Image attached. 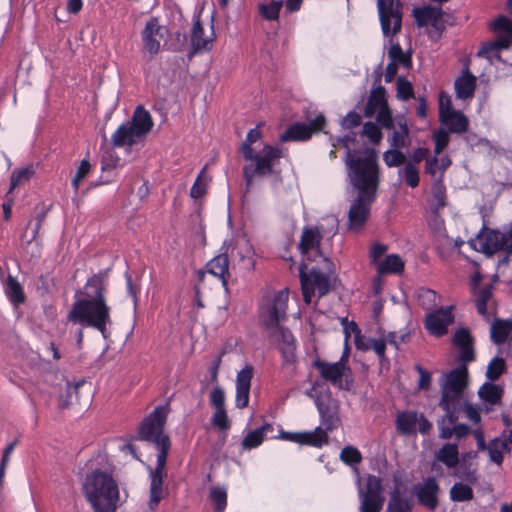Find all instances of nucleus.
<instances>
[{
	"label": "nucleus",
	"instance_id": "f257e3e1",
	"mask_svg": "<svg viewBox=\"0 0 512 512\" xmlns=\"http://www.w3.org/2000/svg\"><path fill=\"white\" fill-rule=\"evenodd\" d=\"M323 236L318 227H304L298 248L303 261L299 268V276L304 301L309 304L312 296L326 295L330 290V275L334 272L333 262L325 257L320 250Z\"/></svg>",
	"mask_w": 512,
	"mask_h": 512
},
{
	"label": "nucleus",
	"instance_id": "f03ea898",
	"mask_svg": "<svg viewBox=\"0 0 512 512\" xmlns=\"http://www.w3.org/2000/svg\"><path fill=\"white\" fill-rule=\"evenodd\" d=\"M168 412L169 409L167 406L156 407L144 418L139 427L140 439L153 443L159 450L156 467L150 470L151 484L148 506L152 511L157 508L159 502L165 495L163 490V478L165 476V465L171 442L163 431Z\"/></svg>",
	"mask_w": 512,
	"mask_h": 512
},
{
	"label": "nucleus",
	"instance_id": "7ed1b4c3",
	"mask_svg": "<svg viewBox=\"0 0 512 512\" xmlns=\"http://www.w3.org/2000/svg\"><path fill=\"white\" fill-rule=\"evenodd\" d=\"M82 298L76 300L69 313L68 321L82 326L92 327L106 337L107 327L111 325V308L106 299V284L100 275L90 277L79 292Z\"/></svg>",
	"mask_w": 512,
	"mask_h": 512
},
{
	"label": "nucleus",
	"instance_id": "20e7f679",
	"mask_svg": "<svg viewBox=\"0 0 512 512\" xmlns=\"http://www.w3.org/2000/svg\"><path fill=\"white\" fill-rule=\"evenodd\" d=\"M344 162L349 181L357 194L376 198L380 183V168L375 150L365 148L347 151Z\"/></svg>",
	"mask_w": 512,
	"mask_h": 512
},
{
	"label": "nucleus",
	"instance_id": "39448f33",
	"mask_svg": "<svg viewBox=\"0 0 512 512\" xmlns=\"http://www.w3.org/2000/svg\"><path fill=\"white\" fill-rule=\"evenodd\" d=\"M82 491L94 512H116L119 487L110 474L100 469L92 471L86 475Z\"/></svg>",
	"mask_w": 512,
	"mask_h": 512
},
{
	"label": "nucleus",
	"instance_id": "423d86ee",
	"mask_svg": "<svg viewBox=\"0 0 512 512\" xmlns=\"http://www.w3.org/2000/svg\"><path fill=\"white\" fill-rule=\"evenodd\" d=\"M288 298V290L282 289L265 296L262 300L258 315L259 324L269 337H274L276 329L286 320Z\"/></svg>",
	"mask_w": 512,
	"mask_h": 512
},
{
	"label": "nucleus",
	"instance_id": "0eeeda50",
	"mask_svg": "<svg viewBox=\"0 0 512 512\" xmlns=\"http://www.w3.org/2000/svg\"><path fill=\"white\" fill-rule=\"evenodd\" d=\"M467 377V367H457L445 376V381L441 386L439 405L447 412L450 424L457 420L455 412L461 403L463 391L467 386Z\"/></svg>",
	"mask_w": 512,
	"mask_h": 512
},
{
	"label": "nucleus",
	"instance_id": "6e6552de",
	"mask_svg": "<svg viewBox=\"0 0 512 512\" xmlns=\"http://www.w3.org/2000/svg\"><path fill=\"white\" fill-rule=\"evenodd\" d=\"M153 127V120L150 113L142 106H138L132 119L123 123L113 133L111 142L114 147L132 146L142 137L147 135Z\"/></svg>",
	"mask_w": 512,
	"mask_h": 512
},
{
	"label": "nucleus",
	"instance_id": "1a4fd4ad",
	"mask_svg": "<svg viewBox=\"0 0 512 512\" xmlns=\"http://www.w3.org/2000/svg\"><path fill=\"white\" fill-rule=\"evenodd\" d=\"M282 157V150L278 147L271 145H264V147L257 153L252 152L251 158H244L249 161V164L243 167V177L246 182V190L252 184L254 177H265L273 173V167L276 162Z\"/></svg>",
	"mask_w": 512,
	"mask_h": 512
},
{
	"label": "nucleus",
	"instance_id": "9d476101",
	"mask_svg": "<svg viewBox=\"0 0 512 512\" xmlns=\"http://www.w3.org/2000/svg\"><path fill=\"white\" fill-rule=\"evenodd\" d=\"M314 367L319 371L321 377L339 389L349 390L351 386V369L348 365V352L344 351L339 361L329 363L316 360Z\"/></svg>",
	"mask_w": 512,
	"mask_h": 512
},
{
	"label": "nucleus",
	"instance_id": "9b49d317",
	"mask_svg": "<svg viewBox=\"0 0 512 512\" xmlns=\"http://www.w3.org/2000/svg\"><path fill=\"white\" fill-rule=\"evenodd\" d=\"M358 495L360 500V512H381L385 498L380 477L368 475L364 487L359 483Z\"/></svg>",
	"mask_w": 512,
	"mask_h": 512
},
{
	"label": "nucleus",
	"instance_id": "f8f14e48",
	"mask_svg": "<svg viewBox=\"0 0 512 512\" xmlns=\"http://www.w3.org/2000/svg\"><path fill=\"white\" fill-rule=\"evenodd\" d=\"M480 250L486 254L492 255L499 251H512V223L507 231L487 229L478 236Z\"/></svg>",
	"mask_w": 512,
	"mask_h": 512
},
{
	"label": "nucleus",
	"instance_id": "ddd939ff",
	"mask_svg": "<svg viewBox=\"0 0 512 512\" xmlns=\"http://www.w3.org/2000/svg\"><path fill=\"white\" fill-rule=\"evenodd\" d=\"M377 6L383 34L388 36L399 33L402 27L400 3L394 0H378Z\"/></svg>",
	"mask_w": 512,
	"mask_h": 512
},
{
	"label": "nucleus",
	"instance_id": "4468645a",
	"mask_svg": "<svg viewBox=\"0 0 512 512\" xmlns=\"http://www.w3.org/2000/svg\"><path fill=\"white\" fill-rule=\"evenodd\" d=\"M375 199L370 198V195H356L348 211L347 227L350 231L358 233L364 228L370 216L371 205Z\"/></svg>",
	"mask_w": 512,
	"mask_h": 512
},
{
	"label": "nucleus",
	"instance_id": "2eb2a0df",
	"mask_svg": "<svg viewBox=\"0 0 512 512\" xmlns=\"http://www.w3.org/2000/svg\"><path fill=\"white\" fill-rule=\"evenodd\" d=\"M167 31L166 26L161 25L157 17H151L141 32L144 51L150 56L158 54Z\"/></svg>",
	"mask_w": 512,
	"mask_h": 512
},
{
	"label": "nucleus",
	"instance_id": "dca6fc26",
	"mask_svg": "<svg viewBox=\"0 0 512 512\" xmlns=\"http://www.w3.org/2000/svg\"><path fill=\"white\" fill-rule=\"evenodd\" d=\"M214 40L215 32L213 24H211L209 31L206 32L200 21V17H196L190 31L191 50L188 53V57L192 58L196 54L210 51L213 48Z\"/></svg>",
	"mask_w": 512,
	"mask_h": 512
},
{
	"label": "nucleus",
	"instance_id": "f3484780",
	"mask_svg": "<svg viewBox=\"0 0 512 512\" xmlns=\"http://www.w3.org/2000/svg\"><path fill=\"white\" fill-rule=\"evenodd\" d=\"M491 29L496 33L495 41L483 47V52L508 49L512 45V21L499 16L491 23Z\"/></svg>",
	"mask_w": 512,
	"mask_h": 512
},
{
	"label": "nucleus",
	"instance_id": "a211bd4d",
	"mask_svg": "<svg viewBox=\"0 0 512 512\" xmlns=\"http://www.w3.org/2000/svg\"><path fill=\"white\" fill-rule=\"evenodd\" d=\"M324 125L325 117L323 115L316 116L308 124L295 123L291 125L283 134H281L280 141L287 142L307 140L313 133L321 131Z\"/></svg>",
	"mask_w": 512,
	"mask_h": 512
},
{
	"label": "nucleus",
	"instance_id": "6ab92c4d",
	"mask_svg": "<svg viewBox=\"0 0 512 512\" xmlns=\"http://www.w3.org/2000/svg\"><path fill=\"white\" fill-rule=\"evenodd\" d=\"M415 22L419 27L431 25L436 31L442 32L445 29L443 10L441 7L425 5L416 7L412 12Z\"/></svg>",
	"mask_w": 512,
	"mask_h": 512
},
{
	"label": "nucleus",
	"instance_id": "aec40b11",
	"mask_svg": "<svg viewBox=\"0 0 512 512\" xmlns=\"http://www.w3.org/2000/svg\"><path fill=\"white\" fill-rule=\"evenodd\" d=\"M477 452L469 451L463 453L459 459V463L456 467H453V476L459 478L461 481L476 484L478 482L476 463Z\"/></svg>",
	"mask_w": 512,
	"mask_h": 512
},
{
	"label": "nucleus",
	"instance_id": "412c9836",
	"mask_svg": "<svg viewBox=\"0 0 512 512\" xmlns=\"http://www.w3.org/2000/svg\"><path fill=\"white\" fill-rule=\"evenodd\" d=\"M453 322L450 308L432 311L425 318V328L430 334L440 337L447 333L448 326Z\"/></svg>",
	"mask_w": 512,
	"mask_h": 512
},
{
	"label": "nucleus",
	"instance_id": "4be33fe9",
	"mask_svg": "<svg viewBox=\"0 0 512 512\" xmlns=\"http://www.w3.org/2000/svg\"><path fill=\"white\" fill-rule=\"evenodd\" d=\"M280 438L302 445H310L314 447H322L328 443L329 437L325 435L320 427H316L313 431L308 432H284L280 434Z\"/></svg>",
	"mask_w": 512,
	"mask_h": 512
},
{
	"label": "nucleus",
	"instance_id": "5701e85b",
	"mask_svg": "<svg viewBox=\"0 0 512 512\" xmlns=\"http://www.w3.org/2000/svg\"><path fill=\"white\" fill-rule=\"evenodd\" d=\"M252 376L253 367L251 365H246L237 374L235 404L239 409L248 406Z\"/></svg>",
	"mask_w": 512,
	"mask_h": 512
},
{
	"label": "nucleus",
	"instance_id": "b1692460",
	"mask_svg": "<svg viewBox=\"0 0 512 512\" xmlns=\"http://www.w3.org/2000/svg\"><path fill=\"white\" fill-rule=\"evenodd\" d=\"M454 345L459 349L458 360L465 366L474 361L475 352L473 347V338L467 329H459L453 338Z\"/></svg>",
	"mask_w": 512,
	"mask_h": 512
},
{
	"label": "nucleus",
	"instance_id": "393cba45",
	"mask_svg": "<svg viewBox=\"0 0 512 512\" xmlns=\"http://www.w3.org/2000/svg\"><path fill=\"white\" fill-rule=\"evenodd\" d=\"M278 342V349L286 362H294L296 342L293 334L283 326L275 331V336L271 337Z\"/></svg>",
	"mask_w": 512,
	"mask_h": 512
},
{
	"label": "nucleus",
	"instance_id": "a878e982",
	"mask_svg": "<svg viewBox=\"0 0 512 512\" xmlns=\"http://www.w3.org/2000/svg\"><path fill=\"white\" fill-rule=\"evenodd\" d=\"M439 485L434 477L425 480L417 490V499L419 503L430 510H434L438 506L437 493Z\"/></svg>",
	"mask_w": 512,
	"mask_h": 512
},
{
	"label": "nucleus",
	"instance_id": "bb28decb",
	"mask_svg": "<svg viewBox=\"0 0 512 512\" xmlns=\"http://www.w3.org/2000/svg\"><path fill=\"white\" fill-rule=\"evenodd\" d=\"M274 432V427L270 423H265L261 427L247 433L241 442L243 450H251L260 446L269 434Z\"/></svg>",
	"mask_w": 512,
	"mask_h": 512
},
{
	"label": "nucleus",
	"instance_id": "cd10ccee",
	"mask_svg": "<svg viewBox=\"0 0 512 512\" xmlns=\"http://www.w3.org/2000/svg\"><path fill=\"white\" fill-rule=\"evenodd\" d=\"M456 96L459 99H470L474 95L476 87V77L468 69L464 70L462 75L454 83Z\"/></svg>",
	"mask_w": 512,
	"mask_h": 512
},
{
	"label": "nucleus",
	"instance_id": "c85d7f7f",
	"mask_svg": "<svg viewBox=\"0 0 512 512\" xmlns=\"http://www.w3.org/2000/svg\"><path fill=\"white\" fill-rule=\"evenodd\" d=\"M439 120L451 133L462 134L468 130V118L460 111L455 110Z\"/></svg>",
	"mask_w": 512,
	"mask_h": 512
},
{
	"label": "nucleus",
	"instance_id": "c756f323",
	"mask_svg": "<svg viewBox=\"0 0 512 512\" xmlns=\"http://www.w3.org/2000/svg\"><path fill=\"white\" fill-rule=\"evenodd\" d=\"M386 91L383 86H378L372 90L367 104L364 109V115L366 117H373L376 112L384 107H387Z\"/></svg>",
	"mask_w": 512,
	"mask_h": 512
},
{
	"label": "nucleus",
	"instance_id": "7c9ffc66",
	"mask_svg": "<svg viewBox=\"0 0 512 512\" xmlns=\"http://www.w3.org/2000/svg\"><path fill=\"white\" fill-rule=\"evenodd\" d=\"M419 415L414 411L402 412L397 415L396 427L403 435H411L417 432V423H419Z\"/></svg>",
	"mask_w": 512,
	"mask_h": 512
},
{
	"label": "nucleus",
	"instance_id": "2f4dec72",
	"mask_svg": "<svg viewBox=\"0 0 512 512\" xmlns=\"http://www.w3.org/2000/svg\"><path fill=\"white\" fill-rule=\"evenodd\" d=\"M207 271L212 275L221 279L222 284L225 286L226 276L229 275V259L226 254H220L211 259L207 265Z\"/></svg>",
	"mask_w": 512,
	"mask_h": 512
},
{
	"label": "nucleus",
	"instance_id": "473e14b6",
	"mask_svg": "<svg viewBox=\"0 0 512 512\" xmlns=\"http://www.w3.org/2000/svg\"><path fill=\"white\" fill-rule=\"evenodd\" d=\"M231 255L239 258L247 267L253 266V247L245 237L236 240L235 245L231 249Z\"/></svg>",
	"mask_w": 512,
	"mask_h": 512
},
{
	"label": "nucleus",
	"instance_id": "72a5a7b5",
	"mask_svg": "<svg viewBox=\"0 0 512 512\" xmlns=\"http://www.w3.org/2000/svg\"><path fill=\"white\" fill-rule=\"evenodd\" d=\"M387 512H411L409 500L403 496L401 485H395L387 504Z\"/></svg>",
	"mask_w": 512,
	"mask_h": 512
},
{
	"label": "nucleus",
	"instance_id": "f704fd0d",
	"mask_svg": "<svg viewBox=\"0 0 512 512\" xmlns=\"http://www.w3.org/2000/svg\"><path fill=\"white\" fill-rule=\"evenodd\" d=\"M512 331V320L495 319L491 324L490 336L495 344H503Z\"/></svg>",
	"mask_w": 512,
	"mask_h": 512
},
{
	"label": "nucleus",
	"instance_id": "c9c22d12",
	"mask_svg": "<svg viewBox=\"0 0 512 512\" xmlns=\"http://www.w3.org/2000/svg\"><path fill=\"white\" fill-rule=\"evenodd\" d=\"M436 459L443 463L447 468L456 467L460 459L457 444H444L436 453Z\"/></svg>",
	"mask_w": 512,
	"mask_h": 512
},
{
	"label": "nucleus",
	"instance_id": "e433bc0d",
	"mask_svg": "<svg viewBox=\"0 0 512 512\" xmlns=\"http://www.w3.org/2000/svg\"><path fill=\"white\" fill-rule=\"evenodd\" d=\"M474 296L478 313L489 321L490 315L488 313V303L492 299V286L487 285L485 287L475 289Z\"/></svg>",
	"mask_w": 512,
	"mask_h": 512
},
{
	"label": "nucleus",
	"instance_id": "4c0bfd02",
	"mask_svg": "<svg viewBox=\"0 0 512 512\" xmlns=\"http://www.w3.org/2000/svg\"><path fill=\"white\" fill-rule=\"evenodd\" d=\"M376 270L380 275L389 273L399 274L404 270V262L398 255L391 254L377 264Z\"/></svg>",
	"mask_w": 512,
	"mask_h": 512
},
{
	"label": "nucleus",
	"instance_id": "58836bf2",
	"mask_svg": "<svg viewBox=\"0 0 512 512\" xmlns=\"http://www.w3.org/2000/svg\"><path fill=\"white\" fill-rule=\"evenodd\" d=\"M478 394L484 402L490 405H496L500 403L502 399L503 388L499 385L486 382L480 387Z\"/></svg>",
	"mask_w": 512,
	"mask_h": 512
},
{
	"label": "nucleus",
	"instance_id": "ea45409f",
	"mask_svg": "<svg viewBox=\"0 0 512 512\" xmlns=\"http://www.w3.org/2000/svg\"><path fill=\"white\" fill-rule=\"evenodd\" d=\"M432 201L430 204L433 213H438L446 205V188L443 179H436L432 184Z\"/></svg>",
	"mask_w": 512,
	"mask_h": 512
},
{
	"label": "nucleus",
	"instance_id": "a19ab883",
	"mask_svg": "<svg viewBox=\"0 0 512 512\" xmlns=\"http://www.w3.org/2000/svg\"><path fill=\"white\" fill-rule=\"evenodd\" d=\"M6 295L14 306L25 302V294L21 284L14 276L9 275L6 281Z\"/></svg>",
	"mask_w": 512,
	"mask_h": 512
},
{
	"label": "nucleus",
	"instance_id": "79ce46f5",
	"mask_svg": "<svg viewBox=\"0 0 512 512\" xmlns=\"http://www.w3.org/2000/svg\"><path fill=\"white\" fill-rule=\"evenodd\" d=\"M34 174L35 169L32 164L23 168L15 169L11 174L9 193H11L16 187L22 186L29 182Z\"/></svg>",
	"mask_w": 512,
	"mask_h": 512
},
{
	"label": "nucleus",
	"instance_id": "37998d69",
	"mask_svg": "<svg viewBox=\"0 0 512 512\" xmlns=\"http://www.w3.org/2000/svg\"><path fill=\"white\" fill-rule=\"evenodd\" d=\"M471 485L463 481L455 483L449 491L450 499L453 502L471 501L474 497Z\"/></svg>",
	"mask_w": 512,
	"mask_h": 512
},
{
	"label": "nucleus",
	"instance_id": "c03bdc74",
	"mask_svg": "<svg viewBox=\"0 0 512 512\" xmlns=\"http://www.w3.org/2000/svg\"><path fill=\"white\" fill-rule=\"evenodd\" d=\"M489 452L490 460L497 465L503 462V454L510 453L511 447H507L499 438L493 439L486 447Z\"/></svg>",
	"mask_w": 512,
	"mask_h": 512
},
{
	"label": "nucleus",
	"instance_id": "a18cd8bd",
	"mask_svg": "<svg viewBox=\"0 0 512 512\" xmlns=\"http://www.w3.org/2000/svg\"><path fill=\"white\" fill-rule=\"evenodd\" d=\"M315 405L318 409L319 415H324L339 410L337 401L332 398L329 392L317 395L315 398Z\"/></svg>",
	"mask_w": 512,
	"mask_h": 512
},
{
	"label": "nucleus",
	"instance_id": "49530a36",
	"mask_svg": "<svg viewBox=\"0 0 512 512\" xmlns=\"http://www.w3.org/2000/svg\"><path fill=\"white\" fill-rule=\"evenodd\" d=\"M283 6L282 0H272L269 3H260L258 6L260 15L268 21L277 20Z\"/></svg>",
	"mask_w": 512,
	"mask_h": 512
},
{
	"label": "nucleus",
	"instance_id": "de8ad7c7",
	"mask_svg": "<svg viewBox=\"0 0 512 512\" xmlns=\"http://www.w3.org/2000/svg\"><path fill=\"white\" fill-rule=\"evenodd\" d=\"M398 174L409 187L416 188L419 185V169L412 162L406 163L404 168L399 170Z\"/></svg>",
	"mask_w": 512,
	"mask_h": 512
},
{
	"label": "nucleus",
	"instance_id": "09e8293b",
	"mask_svg": "<svg viewBox=\"0 0 512 512\" xmlns=\"http://www.w3.org/2000/svg\"><path fill=\"white\" fill-rule=\"evenodd\" d=\"M438 295L435 291L420 288L417 291V300L425 310H433L438 305Z\"/></svg>",
	"mask_w": 512,
	"mask_h": 512
},
{
	"label": "nucleus",
	"instance_id": "8fccbe9b",
	"mask_svg": "<svg viewBox=\"0 0 512 512\" xmlns=\"http://www.w3.org/2000/svg\"><path fill=\"white\" fill-rule=\"evenodd\" d=\"M339 458L344 464L349 466L358 465L363 459L359 449L351 445H347L341 450Z\"/></svg>",
	"mask_w": 512,
	"mask_h": 512
},
{
	"label": "nucleus",
	"instance_id": "3c124183",
	"mask_svg": "<svg viewBox=\"0 0 512 512\" xmlns=\"http://www.w3.org/2000/svg\"><path fill=\"white\" fill-rule=\"evenodd\" d=\"M261 137L262 133L257 127L250 129L248 131L246 139L244 140L240 147V152L244 158L252 157V152L254 151L252 148V144L261 139Z\"/></svg>",
	"mask_w": 512,
	"mask_h": 512
},
{
	"label": "nucleus",
	"instance_id": "603ef678",
	"mask_svg": "<svg viewBox=\"0 0 512 512\" xmlns=\"http://www.w3.org/2000/svg\"><path fill=\"white\" fill-rule=\"evenodd\" d=\"M210 499L215 504L216 512H223L227 505V492L223 487L215 486L210 490Z\"/></svg>",
	"mask_w": 512,
	"mask_h": 512
},
{
	"label": "nucleus",
	"instance_id": "864d4df0",
	"mask_svg": "<svg viewBox=\"0 0 512 512\" xmlns=\"http://www.w3.org/2000/svg\"><path fill=\"white\" fill-rule=\"evenodd\" d=\"M388 56L391 59V62L395 63L396 65L401 64L406 68L411 66L410 55L405 54L399 44H394L390 47Z\"/></svg>",
	"mask_w": 512,
	"mask_h": 512
},
{
	"label": "nucleus",
	"instance_id": "5fc2aeb1",
	"mask_svg": "<svg viewBox=\"0 0 512 512\" xmlns=\"http://www.w3.org/2000/svg\"><path fill=\"white\" fill-rule=\"evenodd\" d=\"M320 419H321V426H319V427L322 429V431H324L325 435H327V436H328V432H331V431L335 430L336 428H338V426L341 423V420L339 417V410L332 412V413L320 415Z\"/></svg>",
	"mask_w": 512,
	"mask_h": 512
},
{
	"label": "nucleus",
	"instance_id": "6e6d98bb",
	"mask_svg": "<svg viewBox=\"0 0 512 512\" xmlns=\"http://www.w3.org/2000/svg\"><path fill=\"white\" fill-rule=\"evenodd\" d=\"M361 134L362 136L366 137L370 143L374 145H378L383 137V134L378 125L370 121L366 122L363 125Z\"/></svg>",
	"mask_w": 512,
	"mask_h": 512
},
{
	"label": "nucleus",
	"instance_id": "4d7b16f0",
	"mask_svg": "<svg viewBox=\"0 0 512 512\" xmlns=\"http://www.w3.org/2000/svg\"><path fill=\"white\" fill-rule=\"evenodd\" d=\"M506 370L504 359L495 357L491 360L487 367L486 377L491 380H497Z\"/></svg>",
	"mask_w": 512,
	"mask_h": 512
},
{
	"label": "nucleus",
	"instance_id": "13d9d810",
	"mask_svg": "<svg viewBox=\"0 0 512 512\" xmlns=\"http://www.w3.org/2000/svg\"><path fill=\"white\" fill-rule=\"evenodd\" d=\"M399 149L394 148L383 154V160L388 167H398L406 164V156Z\"/></svg>",
	"mask_w": 512,
	"mask_h": 512
},
{
	"label": "nucleus",
	"instance_id": "bf43d9fd",
	"mask_svg": "<svg viewBox=\"0 0 512 512\" xmlns=\"http://www.w3.org/2000/svg\"><path fill=\"white\" fill-rule=\"evenodd\" d=\"M397 97L404 101L414 97L412 84L402 77L397 79Z\"/></svg>",
	"mask_w": 512,
	"mask_h": 512
},
{
	"label": "nucleus",
	"instance_id": "052dcab7",
	"mask_svg": "<svg viewBox=\"0 0 512 512\" xmlns=\"http://www.w3.org/2000/svg\"><path fill=\"white\" fill-rule=\"evenodd\" d=\"M433 139L435 142L434 153L435 155H439L447 147L450 137L448 131L439 129L434 133Z\"/></svg>",
	"mask_w": 512,
	"mask_h": 512
},
{
	"label": "nucleus",
	"instance_id": "680f3d73",
	"mask_svg": "<svg viewBox=\"0 0 512 512\" xmlns=\"http://www.w3.org/2000/svg\"><path fill=\"white\" fill-rule=\"evenodd\" d=\"M91 169V165L88 160H82L77 172L72 180V187L75 191H77L80 187L81 182L85 179V177L89 174Z\"/></svg>",
	"mask_w": 512,
	"mask_h": 512
},
{
	"label": "nucleus",
	"instance_id": "e2e57ef3",
	"mask_svg": "<svg viewBox=\"0 0 512 512\" xmlns=\"http://www.w3.org/2000/svg\"><path fill=\"white\" fill-rule=\"evenodd\" d=\"M212 424L220 430H228L230 428V420L228 419L226 409H217L211 419Z\"/></svg>",
	"mask_w": 512,
	"mask_h": 512
},
{
	"label": "nucleus",
	"instance_id": "0e129e2a",
	"mask_svg": "<svg viewBox=\"0 0 512 512\" xmlns=\"http://www.w3.org/2000/svg\"><path fill=\"white\" fill-rule=\"evenodd\" d=\"M388 247L384 244L375 243L371 246L369 257L370 262L377 268V264L380 263L382 260L381 258L386 253Z\"/></svg>",
	"mask_w": 512,
	"mask_h": 512
},
{
	"label": "nucleus",
	"instance_id": "69168bd1",
	"mask_svg": "<svg viewBox=\"0 0 512 512\" xmlns=\"http://www.w3.org/2000/svg\"><path fill=\"white\" fill-rule=\"evenodd\" d=\"M376 120L383 127L391 129L393 127L392 114L389 107H384L376 112Z\"/></svg>",
	"mask_w": 512,
	"mask_h": 512
},
{
	"label": "nucleus",
	"instance_id": "338daca9",
	"mask_svg": "<svg viewBox=\"0 0 512 512\" xmlns=\"http://www.w3.org/2000/svg\"><path fill=\"white\" fill-rule=\"evenodd\" d=\"M415 370L419 373L418 389L427 391L431 387V374L430 372L423 369L420 365H415Z\"/></svg>",
	"mask_w": 512,
	"mask_h": 512
},
{
	"label": "nucleus",
	"instance_id": "774afa93",
	"mask_svg": "<svg viewBox=\"0 0 512 512\" xmlns=\"http://www.w3.org/2000/svg\"><path fill=\"white\" fill-rule=\"evenodd\" d=\"M210 403L217 409H225V394L222 388L215 387L210 393Z\"/></svg>",
	"mask_w": 512,
	"mask_h": 512
}]
</instances>
